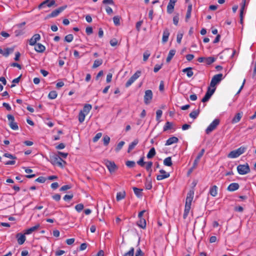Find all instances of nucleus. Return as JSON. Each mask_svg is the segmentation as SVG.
I'll list each match as a JSON object with an SVG mask.
<instances>
[{
  "mask_svg": "<svg viewBox=\"0 0 256 256\" xmlns=\"http://www.w3.org/2000/svg\"><path fill=\"white\" fill-rule=\"evenodd\" d=\"M126 197L125 191L120 192L117 193L116 199L117 201H120Z\"/></svg>",
  "mask_w": 256,
  "mask_h": 256,
  "instance_id": "nucleus-28",
  "label": "nucleus"
},
{
  "mask_svg": "<svg viewBox=\"0 0 256 256\" xmlns=\"http://www.w3.org/2000/svg\"><path fill=\"white\" fill-rule=\"evenodd\" d=\"M137 224L139 227L144 229L146 225L145 218H139V220L137 222Z\"/></svg>",
  "mask_w": 256,
  "mask_h": 256,
  "instance_id": "nucleus-22",
  "label": "nucleus"
},
{
  "mask_svg": "<svg viewBox=\"0 0 256 256\" xmlns=\"http://www.w3.org/2000/svg\"><path fill=\"white\" fill-rule=\"evenodd\" d=\"M156 154L155 148L153 147L150 150H149L148 154H147V158L148 159L152 158H154Z\"/></svg>",
  "mask_w": 256,
  "mask_h": 256,
  "instance_id": "nucleus-26",
  "label": "nucleus"
},
{
  "mask_svg": "<svg viewBox=\"0 0 256 256\" xmlns=\"http://www.w3.org/2000/svg\"><path fill=\"white\" fill-rule=\"evenodd\" d=\"M178 20H179V15L178 14H176L175 16H174L173 18V22H174V24L176 25V26H177L178 24Z\"/></svg>",
  "mask_w": 256,
  "mask_h": 256,
  "instance_id": "nucleus-55",
  "label": "nucleus"
},
{
  "mask_svg": "<svg viewBox=\"0 0 256 256\" xmlns=\"http://www.w3.org/2000/svg\"><path fill=\"white\" fill-rule=\"evenodd\" d=\"M182 36H183V34L182 33L178 32V34L177 37H176V41H177L178 43V44H180L181 43V41H182Z\"/></svg>",
  "mask_w": 256,
  "mask_h": 256,
  "instance_id": "nucleus-52",
  "label": "nucleus"
},
{
  "mask_svg": "<svg viewBox=\"0 0 256 256\" xmlns=\"http://www.w3.org/2000/svg\"><path fill=\"white\" fill-rule=\"evenodd\" d=\"M66 6H62L52 11L50 14L47 15L46 18H54L58 16L60 12H62L66 8Z\"/></svg>",
  "mask_w": 256,
  "mask_h": 256,
  "instance_id": "nucleus-9",
  "label": "nucleus"
},
{
  "mask_svg": "<svg viewBox=\"0 0 256 256\" xmlns=\"http://www.w3.org/2000/svg\"><path fill=\"white\" fill-rule=\"evenodd\" d=\"M104 144L106 146H108L110 142V138L106 135L103 137Z\"/></svg>",
  "mask_w": 256,
  "mask_h": 256,
  "instance_id": "nucleus-41",
  "label": "nucleus"
},
{
  "mask_svg": "<svg viewBox=\"0 0 256 256\" xmlns=\"http://www.w3.org/2000/svg\"><path fill=\"white\" fill-rule=\"evenodd\" d=\"M72 186L70 185H64L60 188V191H65L70 189Z\"/></svg>",
  "mask_w": 256,
  "mask_h": 256,
  "instance_id": "nucleus-62",
  "label": "nucleus"
},
{
  "mask_svg": "<svg viewBox=\"0 0 256 256\" xmlns=\"http://www.w3.org/2000/svg\"><path fill=\"white\" fill-rule=\"evenodd\" d=\"M86 115V114L84 113V112L80 111L78 114V120L80 122L82 123L84 121Z\"/></svg>",
  "mask_w": 256,
  "mask_h": 256,
  "instance_id": "nucleus-37",
  "label": "nucleus"
},
{
  "mask_svg": "<svg viewBox=\"0 0 256 256\" xmlns=\"http://www.w3.org/2000/svg\"><path fill=\"white\" fill-rule=\"evenodd\" d=\"M40 38V36L39 34H34L29 40V44L30 46H34L36 44L37 41H38Z\"/></svg>",
  "mask_w": 256,
  "mask_h": 256,
  "instance_id": "nucleus-14",
  "label": "nucleus"
},
{
  "mask_svg": "<svg viewBox=\"0 0 256 256\" xmlns=\"http://www.w3.org/2000/svg\"><path fill=\"white\" fill-rule=\"evenodd\" d=\"M242 112H240L235 115L232 120V124H236L239 122L242 118Z\"/></svg>",
  "mask_w": 256,
  "mask_h": 256,
  "instance_id": "nucleus-20",
  "label": "nucleus"
},
{
  "mask_svg": "<svg viewBox=\"0 0 256 256\" xmlns=\"http://www.w3.org/2000/svg\"><path fill=\"white\" fill-rule=\"evenodd\" d=\"M134 248H132L130 250L126 252L124 256H134Z\"/></svg>",
  "mask_w": 256,
  "mask_h": 256,
  "instance_id": "nucleus-51",
  "label": "nucleus"
},
{
  "mask_svg": "<svg viewBox=\"0 0 256 256\" xmlns=\"http://www.w3.org/2000/svg\"><path fill=\"white\" fill-rule=\"evenodd\" d=\"M162 64H156L154 67V72H157L162 68Z\"/></svg>",
  "mask_w": 256,
  "mask_h": 256,
  "instance_id": "nucleus-60",
  "label": "nucleus"
},
{
  "mask_svg": "<svg viewBox=\"0 0 256 256\" xmlns=\"http://www.w3.org/2000/svg\"><path fill=\"white\" fill-rule=\"evenodd\" d=\"M204 152H205L204 149L202 148L200 150V153L198 154V155L197 156L196 158V159L194 160V163H193L194 168H196L197 166L198 162H199L200 160V158L202 157V156L204 155Z\"/></svg>",
  "mask_w": 256,
  "mask_h": 256,
  "instance_id": "nucleus-16",
  "label": "nucleus"
},
{
  "mask_svg": "<svg viewBox=\"0 0 256 256\" xmlns=\"http://www.w3.org/2000/svg\"><path fill=\"white\" fill-rule=\"evenodd\" d=\"M92 106L91 104H86L83 108V110H82L81 111L84 112V113L87 114L90 112V111L92 110Z\"/></svg>",
  "mask_w": 256,
  "mask_h": 256,
  "instance_id": "nucleus-31",
  "label": "nucleus"
},
{
  "mask_svg": "<svg viewBox=\"0 0 256 256\" xmlns=\"http://www.w3.org/2000/svg\"><path fill=\"white\" fill-rule=\"evenodd\" d=\"M86 32L88 35H90L93 32L92 28L91 26H88L86 29Z\"/></svg>",
  "mask_w": 256,
  "mask_h": 256,
  "instance_id": "nucleus-59",
  "label": "nucleus"
},
{
  "mask_svg": "<svg viewBox=\"0 0 256 256\" xmlns=\"http://www.w3.org/2000/svg\"><path fill=\"white\" fill-rule=\"evenodd\" d=\"M26 234H22V233H18L16 234V238H17L18 242L19 244H22L26 240Z\"/></svg>",
  "mask_w": 256,
  "mask_h": 256,
  "instance_id": "nucleus-13",
  "label": "nucleus"
},
{
  "mask_svg": "<svg viewBox=\"0 0 256 256\" xmlns=\"http://www.w3.org/2000/svg\"><path fill=\"white\" fill-rule=\"evenodd\" d=\"M194 194V192L193 190H190L187 194L186 204H188L191 205L192 202L193 200Z\"/></svg>",
  "mask_w": 256,
  "mask_h": 256,
  "instance_id": "nucleus-15",
  "label": "nucleus"
},
{
  "mask_svg": "<svg viewBox=\"0 0 256 256\" xmlns=\"http://www.w3.org/2000/svg\"><path fill=\"white\" fill-rule=\"evenodd\" d=\"M46 178H45L44 177L40 176L35 180V182L40 183H44L46 182Z\"/></svg>",
  "mask_w": 256,
  "mask_h": 256,
  "instance_id": "nucleus-56",
  "label": "nucleus"
},
{
  "mask_svg": "<svg viewBox=\"0 0 256 256\" xmlns=\"http://www.w3.org/2000/svg\"><path fill=\"white\" fill-rule=\"evenodd\" d=\"M22 76V75H20V76H19L17 78H14V80H12V84L10 86V88H14L16 86L14 83H18L19 82H20V78Z\"/></svg>",
  "mask_w": 256,
  "mask_h": 256,
  "instance_id": "nucleus-49",
  "label": "nucleus"
},
{
  "mask_svg": "<svg viewBox=\"0 0 256 256\" xmlns=\"http://www.w3.org/2000/svg\"><path fill=\"white\" fill-rule=\"evenodd\" d=\"M160 172L161 174H160V175H158L157 176L156 180H162L163 179H164V178H168L170 176V174L168 172H166L164 170H160Z\"/></svg>",
  "mask_w": 256,
  "mask_h": 256,
  "instance_id": "nucleus-12",
  "label": "nucleus"
},
{
  "mask_svg": "<svg viewBox=\"0 0 256 256\" xmlns=\"http://www.w3.org/2000/svg\"><path fill=\"white\" fill-rule=\"evenodd\" d=\"M58 96L57 92L56 90L50 91L48 95V98L50 99L54 100Z\"/></svg>",
  "mask_w": 256,
  "mask_h": 256,
  "instance_id": "nucleus-34",
  "label": "nucleus"
},
{
  "mask_svg": "<svg viewBox=\"0 0 256 256\" xmlns=\"http://www.w3.org/2000/svg\"><path fill=\"white\" fill-rule=\"evenodd\" d=\"M9 126L13 130H17L18 128L17 123L15 122H9Z\"/></svg>",
  "mask_w": 256,
  "mask_h": 256,
  "instance_id": "nucleus-39",
  "label": "nucleus"
},
{
  "mask_svg": "<svg viewBox=\"0 0 256 256\" xmlns=\"http://www.w3.org/2000/svg\"><path fill=\"white\" fill-rule=\"evenodd\" d=\"M218 187L216 186H212L210 190L209 193L212 196H216L217 195Z\"/></svg>",
  "mask_w": 256,
  "mask_h": 256,
  "instance_id": "nucleus-25",
  "label": "nucleus"
},
{
  "mask_svg": "<svg viewBox=\"0 0 256 256\" xmlns=\"http://www.w3.org/2000/svg\"><path fill=\"white\" fill-rule=\"evenodd\" d=\"M246 148L244 146H240L238 148L230 152L228 156L230 158H236L245 152Z\"/></svg>",
  "mask_w": 256,
  "mask_h": 256,
  "instance_id": "nucleus-1",
  "label": "nucleus"
},
{
  "mask_svg": "<svg viewBox=\"0 0 256 256\" xmlns=\"http://www.w3.org/2000/svg\"><path fill=\"white\" fill-rule=\"evenodd\" d=\"M223 75L222 74H219L214 75L212 78L210 86L211 87H215L222 79Z\"/></svg>",
  "mask_w": 256,
  "mask_h": 256,
  "instance_id": "nucleus-5",
  "label": "nucleus"
},
{
  "mask_svg": "<svg viewBox=\"0 0 256 256\" xmlns=\"http://www.w3.org/2000/svg\"><path fill=\"white\" fill-rule=\"evenodd\" d=\"M216 60V59L214 57H212V56L205 58L204 62L206 64L210 65V64H212V63H213Z\"/></svg>",
  "mask_w": 256,
  "mask_h": 256,
  "instance_id": "nucleus-32",
  "label": "nucleus"
},
{
  "mask_svg": "<svg viewBox=\"0 0 256 256\" xmlns=\"http://www.w3.org/2000/svg\"><path fill=\"white\" fill-rule=\"evenodd\" d=\"M145 187L146 190H150L152 188V182L151 180H148V178L146 179V182L145 183Z\"/></svg>",
  "mask_w": 256,
  "mask_h": 256,
  "instance_id": "nucleus-40",
  "label": "nucleus"
},
{
  "mask_svg": "<svg viewBox=\"0 0 256 256\" xmlns=\"http://www.w3.org/2000/svg\"><path fill=\"white\" fill-rule=\"evenodd\" d=\"M59 160V156L57 154H54L50 156L49 161L50 163L54 166H58L61 168H64V164H62V162H58Z\"/></svg>",
  "mask_w": 256,
  "mask_h": 256,
  "instance_id": "nucleus-2",
  "label": "nucleus"
},
{
  "mask_svg": "<svg viewBox=\"0 0 256 256\" xmlns=\"http://www.w3.org/2000/svg\"><path fill=\"white\" fill-rule=\"evenodd\" d=\"M34 46H35L34 50L38 52H42L46 50L45 46L40 43H36Z\"/></svg>",
  "mask_w": 256,
  "mask_h": 256,
  "instance_id": "nucleus-19",
  "label": "nucleus"
},
{
  "mask_svg": "<svg viewBox=\"0 0 256 256\" xmlns=\"http://www.w3.org/2000/svg\"><path fill=\"white\" fill-rule=\"evenodd\" d=\"M14 51V48H6L5 50V52H3L2 55L6 57H7L9 56V54L12 52Z\"/></svg>",
  "mask_w": 256,
  "mask_h": 256,
  "instance_id": "nucleus-38",
  "label": "nucleus"
},
{
  "mask_svg": "<svg viewBox=\"0 0 256 256\" xmlns=\"http://www.w3.org/2000/svg\"><path fill=\"white\" fill-rule=\"evenodd\" d=\"M54 4L55 1L54 0H46L38 5V8L40 10L45 8L46 6L50 8Z\"/></svg>",
  "mask_w": 256,
  "mask_h": 256,
  "instance_id": "nucleus-10",
  "label": "nucleus"
},
{
  "mask_svg": "<svg viewBox=\"0 0 256 256\" xmlns=\"http://www.w3.org/2000/svg\"><path fill=\"white\" fill-rule=\"evenodd\" d=\"M84 204H79L76 206L75 209L78 212H81L84 208Z\"/></svg>",
  "mask_w": 256,
  "mask_h": 256,
  "instance_id": "nucleus-48",
  "label": "nucleus"
},
{
  "mask_svg": "<svg viewBox=\"0 0 256 256\" xmlns=\"http://www.w3.org/2000/svg\"><path fill=\"white\" fill-rule=\"evenodd\" d=\"M200 112V108H198V109H197L196 110H193L192 112L190 114L189 116L191 118H192L194 119H196L198 117V116Z\"/></svg>",
  "mask_w": 256,
  "mask_h": 256,
  "instance_id": "nucleus-27",
  "label": "nucleus"
},
{
  "mask_svg": "<svg viewBox=\"0 0 256 256\" xmlns=\"http://www.w3.org/2000/svg\"><path fill=\"white\" fill-rule=\"evenodd\" d=\"M126 165L130 168H134L136 166V163L134 161L128 160L126 162Z\"/></svg>",
  "mask_w": 256,
  "mask_h": 256,
  "instance_id": "nucleus-46",
  "label": "nucleus"
},
{
  "mask_svg": "<svg viewBox=\"0 0 256 256\" xmlns=\"http://www.w3.org/2000/svg\"><path fill=\"white\" fill-rule=\"evenodd\" d=\"M113 20L116 26H119L120 24V17L119 16H114L113 18Z\"/></svg>",
  "mask_w": 256,
  "mask_h": 256,
  "instance_id": "nucleus-44",
  "label": "nucleus"
},
{
  "mask_svg": "<svg viewBox=\"0 0 256 256\" xmlns=\"http://www.w3.org/2000/svg\"><path fill=\"white\" fill-rule=\"evenodd\" d=\"M177 0H170L167 6V12L170 14L174 12V8Z\"/></svg>",
  "mask_w": 256,
  "mask_h": 256,
  "instance_id": "nucleus-11",
  "label": "nucleus"
},
{
  "mask_svg": "<svg viewBox=\"0 0 256 256\" xmlns=\"http://www.w3.org/2000/svg\"><path fill=\"white\" fill-rule=\"evenodd\" d=\"M153 94L151 90H148L145 91L144 96V102L146 104H148L152 101Z\"/></svg>",
  "mask_w": 256,
  "mask_h": 256,
  "instance_id": "nucleus-7",
  "label": "nucleus"
},
{
  "mask_svg": "<svg viewBox=\"0 0 256 256\" xmlns=\"http://www.w3.org/2000/svg\"><path fill=\"white\" fill-rule=\"evenodd\" d=\"M176 51L174 50H170L166 60L167 62H169L171 60L173 56L176 54Z\"/></svg>",
  "mask_w": 256,
  "mask_h": 256,
  "instance_id": "nucleus-29",
  "label": "nucleus"
},
{
  "mask_svg": "<svg viewBox=\"0 0 256 256\" xmlns=\"http://www.w3.org/2000/svg\"><path fill=\"white\" fill-rule=\"evenodd\" d=\"M137 164L141 166H144L146 162H144V157H142L138 162Z\"/></svg>",
  "mask_w": 256,
  "mask_h": 256,
  "instance_id": "nucleus-53",
  "label": "nucleus"
},
{
  "mask_svg": "<svg viewBox=\"0 0 256 256\" xmlns=\"http://www.w3.org/2000/svg\"><path fill=\"white\" fill-rule=\"evenodd\" d=\"M142 22H143L142 20H140L136 22V30L138 32H139L140 30V26H142Z\"/></svg>",
  "mask_w": 256,
  "mask_h": 256,
  "instance_id": "nucleus-61",
  "label": "nucleus"
},
{
  "mask_svg": "<svg viewBox=\"0 0 256 256\" xmlns=\"http://www.w3.org/2000/svg\"><path fill=\"white\" fill-rule=\"evenodd\" d=\"M212 89H211L210 87H208L206 92V93L209 94L210 96H212L214 93V92L216 88L215 87H213Z\"/></svg>",
  "mask_w": 256,
  "mask_h": 256,
  "instance_id": "nucleus-57",
  "label": "nucleus"
},
{
  "mask_svg": "<svg viewBox=\"0 0 256 256\" xmlns=\"http://www.w3.org/2000/svg\"><path fill=\"white\" fill-rule=\"evenodd\" d=\"M170 32L168 28H166L163 32L162 41L163 42H166L168 40Z\"/></svg>",
  "mask_w": 256,
  "mask_h": 256,
  "instance_id": "nucleus-24",
  "label": "nucleus"
},
{
  "mask_svg": "<svg viewBox=\"0 0 256 256\" xmlns=\"http://www.w3.org/2000/svg\"><path fill=\"white\" fill-rule=\"evenodd\" d=\"M138 142H139L138 140V138H136V139L134 140V141L130 144L128 148V153H130L131 152V150H132L134 148V147L138 143Z\"/></svg>",
  "mask_w": 256,
  "mask_h": 256,
  "instance_id": "nucleus-23",
  "label": "nucleus"
},
{
  "mask_svg": "<svg viewBox=\"0 0 256 256\" xmlns=\"http://www.w3.org/2000/svg\"><path fill=\"white\" fill-rule=\"evenodd\" d=\"M102 134L101 132H98L96 134L95 136L93 138V142H96L102 136Z\"/></svg>",
  "mask_w": 256,
  "mask_h": 256,
  "instance_id": "nucleus-54",
  "label": "nucleus"
},
{
  "mask_svg": "<svg viewBox=\"0 0 256 256\" xmlns=\"http://www.w3.org/2000/svg\"><path fill=\"white\" fill-rule=\"evenodd\" d=\"M102 64V59H98L94 60L92 66V68H95L100 66Z\"/></svg>",
  "mask_w": 256,
  "mask_h": 256,
  "instance_id": "nucleus-35",
  "label": "nucleus"
},
{
  "mask_svg": "<svg viewBox=\"0 0 256 256\" xmlns=\"http://www.w3.org/2000/svg\"><path fill=\"white\" fill-rule=\"evenodd\" d=\"M152 162H146V170L148 172H152Z\"/></svg>",
  "mask_w": 256,
  "mask_h": 256,
  "instance_id": "nucleus-45",
  "label": "nucleus"
},
{
  "mask_svg": "<svg viewBox=\"0 0 256 256\" xmlns=\"http://www.w3.org/2000/svg\"><path fill=\"white\" fill-rule=\"evenodd\" d=\"M211 96H210L209 94H208V93L206 92V94H205V96L202 98V102H208L210 100V98Z\"/></svg>",
  "mask_w": 256,
  "mask_h": 256,
  "instance_id": "nucleus-50",
  "label": "nucleus"
},
{
  "mask_svg": "<svg viewBox=\"0 0 256 256\" xmlns=\"http://www.w3.org/2000/svg\"><path fill=\"white\" fill-rule=\"evenodd\" d=\"M150 55V52L148 50H146L143 54V60L146 62L148 60Z\"/></svg>",
  "mask_w": 256,
  "mask_h": 256,
  "instance_id": "nucleus-43",
  "label": "nucleus"
},
{
  "mask_svg": "<svg viewBox=\"0 0 256 256\" xmlns=\"http://www.w3.org/2000/svg\"><path fill=\"white\" fill-rule=\"evenodd\" d=\"M140 70H137L126 82L125 86L129 87L137 78H138L141 74Z\"/></svg>",
  "mask_w": 256,
  "mask_h": 256,
  "instance_id": "nucleus-4",
  "label": "nucleus"
},
{
  "mask_svg": "<svg viewBox=\"0 0 256 256\" xmlns=\"http://www.w3.org/2000/svg\"><path fill=\"white\" fill-rule=\"evenodd\" d=\"M74 36L72 34L66 35L64 38V40L68 42H70L73 40Z\"/></svg>",
  "mask_w": 256,
  "mask_h": 256,
  "instance_id": "nucleus-42",
  "label": "nucleus"
},
{
  "mask_svg": "<svg viewBox=\"0 0 256 256\" xmlns=\"http://www.w3.org/2000/svg\"><path fill=\"white\" fill-rule=\"evenodd\" d=\"M124 141H121L117 145L116 148V152H118L120 151L122 148V146H124Z\"/></svg>",
  "mask_w": 256,
  "mask_h": 256,
  "instance_id": "nucleus-47",
  "label": "nucleus"
},
{
  "mask_svg": "<svg viewBox=\"0 0 256 256\" xmlns=\"http://www.w3.org/2000/svg\"><path fill=\"white\" fill-rule=\"evenodd\" d=\"M172 124L170 122H167L164 126V131L166 132L172 128Z\"/></svg>",
  "mask_w": 256,
  "mask_h": 256,
  "instance_id": "nucleus-36",
  "label": "nucleus"
},
{
  "mask_svg": "<svg viewBox=\"0 0 256 256\" xmlns=\"http://www.w3.org/2000/svg\"><path fill=\"white\" fill-rule=\"evenodd\" d=\"M144 253L142 252L140 248L136 250L135 256H144Z\"/></svg>",
  "mask_w": 256,
  "mask_h": 256,
  "instance_id": "nucleus-64",
  "label": "nucleus"
},
{
  "mask_svg": "<svg viewBox=\"0 0 256 256\" xmlns=\"http://www.w3.org/2000/svg\"><path fill=\"white\" fill-rule=\"evenodd\" d=\"M164 164L168 166H170L172 165L171 157L169 156L166 158L164 160Z\"/></svg>",
  "mask_w": 256,
  "mask_h": 256,
  "instance_id": "nucleus-33",
  "label": "nucleus"
},
{
  "mask_svg": "<svg viewBox=\"0 0 256 256\" xmlns=\"http://www.w3.org/2000/svg\"><path fill=\"white\" fill-rule=\"evenodd\" d=\"M40 227V224H36L35 226L31 227L27 230H26L24 232V234H32L33 232L37 230Z\"/></svg>",
  "mask_w": 256,
  "mask_h": 256,
  "instance_id": "nucleus-21",
  "label": "nucleus"
},
{
  "mask_svg": "<svg viewBox=\"0 0 256 256\" xmlns=\"http://www.w3.org/2000/svg\"><path fill=\"white\" fill-rule=\"evenodd\" d=\"M162 114V112L160 110H158L156 112V119L157 120H158L159 119L161 118Z\"/></svg>",
  "mask_w": 256,
  "mask_h": 256,
  "instance_id": "nucleus-58",
  "label": "nucleus"
},
{
  "mask_svg": "<svg viewBox=\"0 0 256 256\" xmlns=\"http://www.w3.org/2000/svg\"><path fill=\"white\" fill-rule=\"evenodd\" d=\"M237 170L239 174L244 175L250 172V168L248 164H240L237 166Z\"/></svg>",
  "mask_w": 256,
  "mask_h": 256,
  "instance_id": "nucleus-3",
  "label": "nucleus"
},
{
  "mask_svg": "<svg viewBox=\"0 0 256 256\" xmlns=\"http://www.w3.org/2000/svg\"><path fill=\"white\" fill-rule=\"evenodd\" d=\"M220 124L219 119L216 118L212 121V123L208 126L206 130V134H210L212 131L214 130L217 126Z\"/></svg>",
  "mask_w": 256,
  "mask_h": 256,
  "instance_id": "nucleus-6",
  "label": "nucleus"
},
{
  "mask_svg": "<svg viewBox=\"0 0 256 256\" xmlns=\"http://www.w3.org/2000/svg\"><path fill=\"white\" fill-rule=\"evenodd\" d=\"M105 165L110 173L114 172L118 169L117 166L114 162L106 160L105 161Z\"/></svg>",
  "mask_w": 256,
  "mask_h": 256,
  "instance_id": "nucleus-8",
  "label": "nucleus"
},
{
  "mask_svg": "<svg viewBox=\"0 0 256 256\" xmlns=\"http://www.w3.org/2000/svg\"><path fill=\"white\" fill-rule=\"evenodd\" d=\"M240 186L238 183L234 182L230 184L228 187L227 190L230 192H234L238 190Z\"/></svg>",
  "mask_w": 256,
  "mask_h": 256,
  "instance_id": "nucleus-17",
  "label": "nucleus"
},
{
  "mask_svg": "<svg viewBox=\"0 0 256 256\" xmlns=\"http://www.w3.org/2000/svg\"><path fill=\"white\" fill-rule=\"evenodd\" d=\"M188 71L187 72V74H186V75L188 77V78H190L192 77L193 74H194V72L192 70V68H191V67H188Z\"/></svg>",
  "mask_w": 256,
  "mask_h": 256,
  "instance_id": "nucleus-63",
  "label": "nucleus"
},
{
  "mask_svg": "<svg viewBox=\"0 0 256 256\" xmlns=\"http://www.w3.org/2000/svg\"><path fill=\"white\" fill-rule=\"evenodd\" d=\"M178 142V139L176 136H172L170 138L165 144L166 146H170L174 144L177 143Z\"/></svg>",
  "mask_w": 256,
  "mask_h": 256,
  "instance_id": "nucleus-18",
  "label": "nucleus"
},
{
  "mask_svg": "<svg viewBox=\"0 0 256 256\" xmlns=\"http://www.w3.org/2000/svg\"><path fill=\"white\" fill-rule=\"evenodd\" d=\"M133 190L134 194L138 197L140 198L142 196V189H140L136 187L133 188Z\"/></svg>",
  "mask_w": 256,
  "mask_h": 256,
  "instance_id": "nucleus-30",
  "label": "nucleus"
}]
</instances>
